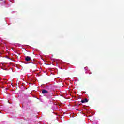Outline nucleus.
<instances>
[{
	"label": "nucleus",
	"instance_id": "nucleus-1",
	"mask_svg": "<svg viewBox=\"0 0 124 124\" xmlns=\"http://www.w3.org/2000/svg\"><path fill=\"white\" fill-rule=\"evenodd\" d=\"M49 93V92L45 89H43L42 90V93H43V94H45V93Z\"/></svg>",
	"mask_w": 124,
	"mask_h": 124
},
{
	"label": "nucleus",
	"instance_id": "nucleus-3",
	"mask_svg": "<svg viewBox=\"0 0 124 124\" xmlns=\"http://www.w3.org/2000/svg\"><path fill=\"white\" fill-rule=\"evenodd\" d=\"M25 61H26V62H30V61H31V57L30 56H27L25 58Z\"/></svg>",
	"mask_w": 124,
	"mask_h": 124
},
{
	"label": "nucleus",
	"instance_id": "nucleus-4",
	"mask_svg": "<svg viewBox=\"0 0 124 124\" xmlns=\"http://www.w3.org/2000/svg\"><path fill=\"white\" fill-rule=\"evenodd\" d=\"M1 0H0V1Z\"/></svg>",
	"mask_w": 124,
	"mask_h": 124
},
{
	"label": "nucleus",
	"instance_id": "nucleus-2",
	"mask_svg": "<svg viewBox=\"0 0 124 124\" xmlns=\"http://www.w3.org/2000/svg\"><path fill=\"white\" fill-rule=\"evenodd\" d=\"M88 101H89V100H88V99L85 98V99H84L83 100H81V102L82 103H85L86 102H88Z\"/></svg>",
	"mask_w": 124,
	"mask_h": 124
}]
</instances>
